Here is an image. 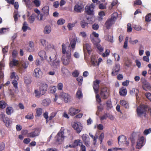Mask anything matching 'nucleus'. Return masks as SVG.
Listing matches in <instances>:
<instances>
[{"mask_svg":"<svg viewBox=\"0 0 151 151\" xmlns=\"http://www.w3.org/2000/svg\"><path fill=\"white\" fill-rule=\"evenodd\" d=\"M62 53L63 55L62 58L63 63L64 65H67L72 61L70 51H66V45L64 43L62 45Z\"/></svg>","mask_w":151,"mask_h":151,"instance_id":"nucleus-1","label":"nucleus"},{"mask_svg":"<svg viewBox=\"0 0 151 151\" xmlns=\"http://www.w3.org/2000/svg\"><path fill=\"white\" fill-rule=\"evenodd\" d=\"M56 53L52 55L50 57V61L49 63L51 66L55 68H58L60 66V60L57 58Z\"/></svg>","mask_w":151,"mask_h":151,"instance_id":"nucleus-2","label":"nucleus"},{"mask_svg":"<svg viewBox=\"0 0 151 151\" xmlns=\"http://www.w3.org/2000/svg\"><path fill=\"white\" fill-rule=\"evenodd\" d=\"M137 111L138 115L139 117L145 116L146 115V108L144 105H141L137 108Z\"/></svg>","mask_w":151,"mask_h":151,"instance_id":"nucleus-3","label":"nucleus"},{"mask_svg":"<svg viewBox=\"0 0 151 151\" xmlns=\"http://www.w3.org/2000/svg\"><path fill=\"white\" fill-rule=\"evenodd\" d=\"M94 4L92 3L88 4L85 7V10L86 13L89 15H92L94 14Z\"/></svg>","mask_w":151,"mask_h":151,"instance_id":"nucleus-4","label":"nucleus"},{"mask_svg":"<svg viewBox=\"0 0 151 151\" xmlns=\"http://www.w3.org/2000/svg\"><path fill=\"white\" fill-rule=\"evenodd\" d=\"M64 131V129L62 128L55 137L56 140L58 144L61 143L64 139L65 136Z\"/></svg>","mask_w":151,"mask_h":151,"instance_id":"nucleus-5","label":"nucleus"},{"mask_svg":"<svg viewBox=\"0 0 151 151\" xmlns=\"http://www.w3.org/2000/svg\"><path fill=\"white\" fill-rule=\"evenodd\" d=\"M78 39L76 36H74L73 38L70 39V45L68 46V48L70 49L69 51H70L71 52H73L74 50L76 43Z\"/></svg>","mask_w":151,"mask_h":151,"instance_id":"nucleus-6","label":"nucleus"},{"mask_svg":"<svg viewBox=\"0 0 151 151\" xmlns=\"http://www.w3.org/2000/svg\"><path fill=\"white\" fill-rule=\"evenodd\" d=\"M60 98L63 99L65 102H70L71 101V97L67 93L62 92L59 95Z\"/></svg>","mask_w":151,"mask_h":151,"instance_id":"nucleus-7","label":"nucleus"},{"mask_svg":"<svg viewBox=\"0 0 151 151\" xmlns=\"http://www.w3.org/2000/svg\"><path fill=\"white\" fill-rule=\"evenodd\" d=\"M109 95V90L106 87H104L101 89L100 93V96L103 99H107Z\"/></svg>","mask_w":151,"mask_h":151,"instance_id":"nucleus-8","label":"nucleus"},{"mask_svg":"<svg viewBox=\"0 0 151 151\" xmlns=\"http://www.w3.org/2000/svg\"><path fill=\"white\" fill-rule=\"evenodd\" d=\"M42 72L39 68H36L34 70L33 75L37 78H40L42 75Z\"/></svg>","mask_w":151,"mask_h":151,"instance_id":"nucleus-9","label":"nucleus"},{"mask_svg":"<svg viewBox=\"0 0 151 151\" xmlns=\"http://www.w3.org/2000/svg\"><path fill=\"white\" fill-rule=\"evenodd\" d=\"M81 138L84 144L86 146L88 147L90 146V142L88 136L86 134H83Z\"/></svg>","mask_w":151,"mask_h":151,"instance_id":"nucleus-10","label":"nucleus"},{"mask_svg":"<svg viewBox=\"0 0 151 151\" xmlns=\"http://www.w3.org/2000/svg\"><path fill=\"white\" fill-rule=\"evenodd\" d=\"M47 87L48 86L46 83H42L39 89L41 93L42 94H44L47 90Z\"/></svg>","mask_w":151,"mask_h":151,"instance_id":"nucleus-11","label":"nucleus"},{"mask_svg":"<svg viewBox=\"0 0 151 151\" xmlns=\"http://www.w3.org/2000/svg\"><path fill=\"white\" fill-rule=\"evenodd\" d=\"M73 127L76 130L78 133H80L83 129V126L81 123H73L72 124Z\"/></svg>","mask_w":151,"mask_h":151,"instance_id":"nucleus-12","label":"nucleus"},{"mask_svg":"<svg viewBox=\"0 0 151 151\" xmlns=\"http://www.w3.org/2000/svg\"><path fill=\"white\" fill-rule=\"evenodd\" d=\"M40 130V128H36L35 129L34 132L29 133L27 136L29 137H34L36 136H38L39 135Z\"/></svg>","mask_w":151,"mask_h":151,"instance_id":"nucleus-13","label":"nucleus"},{"mask_svg":"<svg viewBox=\"0 0 151 151\" xmlns=\"http://www.w3.org/2000/svg\"><path fill=\"white\" fill-rule=\"evenodd\" d=\"M99 81L98 80H96L93 82V87L96 94H97L99 92Z\"/></svg>","mask_w":151,"mask_h":151,"instance_id":"nucleus-14","label":"nucleus"},{"mask_svg":"<svg viewBox=\"0 0 151 151\" xmlns=\"http://www.w3.org/2000/svg\"><path fill=\"white\" fill-rule=\"evenodd\" d=\"M83 7L81 4H77L74 6V11L77 13H80L83 10Z\"/></svg>","mask_w":151,"mask_h":151,"instance_id":"nucleus-15","label":"nucleus"},{"mask_svg":"<svg viewBox=\"0 0 151 151\" xmlns=\"http://www.w3.org/2000/svg\"><path fill=\"white\" fill-rule=\"evenodd\" d=\"M69 114L71 116H73L80 111V110L76 109L73 107H71L69 109Z\"/></svg>","mask_w":151,"mask_h":151,"instance_id":"nucleus-16","label":"nucleus"},{"mask_svg":"<svg viewBox=\"0 0 151 151\" xmlns=\"http://www.w3.org/2000/svg\"><path fill=\"white\" fill-rule=\"evenodd\" d=\"M120 69V65L119 64L115 65V66L113 69V70L111 73L112 76L116 75L119 72Z\"/></svg>","mask_w":151,"mask_h":151,"instance_id":"nucleus-17","label":"nucleus"},{"mask_svg":"<svg viewBox=\"0 0 151 151\" xmlns=\"http://www.w3.org/2000/svg\"><path fill=\"white\" fill-rule=\"evenodd\" d=\"M4 62L2 60L0 63V79H2L4 77V74L1 70L4 69Z\"/></svg>","mask_w":151,"mask_h":151,"instance_id":"nucleus-18","label":"nucleus"},{"mask_svg":"<svg viewBox=\"0 0 151 151\" xmlns=\"http://www.w3.org/2000/svg\"><path fill=\"white\" fill-rule=\"evenodd\" d=\"M29 47L27 48V51L29 52H33L34 50V44L33 42L30 41L28 43Z\"/></svg>","mask_w":151,"mask_h":151,"instance_id":"nucleus-19","label":"nucleus"},{"mask_svg":"<svg viewBox=\"0 0 151 151\" xmlns=\"http://www.w3.org/2000/svg\"><path fill=\"white\" fill-rule=\"evenodd\" d=\"M139 90L137 89L132 88L130 91V93L132 95H134L135 94L136 99H137L139 98L138 96Z\"/></svg>","mask_w":151,"mask_h":151,"instance_id":"nucleus-20","label":"nucleus"},{"mask_svg":"<svg viewBox=\"0 0 151 151\" xmlns=\"http://www.w3.org/2000/svg\"><path fill=\"white\" fill-rule=\"evenodd\" d=\"M39 56L41 58L42 60H43L44 58L46 59L47 57L46 55V53L45 51L44 50H41L38 53Z\"/></svg>","mask_w":151,"mask_h":151,"instance_id":"nucleus-21","label":"nucleus"},{"mask_svg":"<svg viewBox=\"0 0 151 151\" xmlns=\"http://www.w3.org/2000/svg\"><path fill=\"white\" fill-rule=\"evenodd\" d=\"M115 22L112 20L111 19H108L106 22L105 24L106 28L109 29L110 27L111 26L115 23Z\"/></svg>","mask_w":151,"mask_h":151,"instance_id":"nucleus-22","label":"nucleus"},{"mask_svg":"<svg viewBox=\"0 0 151 151\" xmlns=\"http://www.w3.org/2000/svg\"><path fill=\"white\" fill-rule=\"evenodd\" d=\"M42 10L45 16H47L49 15V8L48 6H46L43 7Z\"/></svg>","mask_w":151,"mask_h":151,"instance_id":"nucleus-23","label":"nucleus"},{"mask_svg":"<svg viewBox=\"0 0 151 151\" xmlns=\"http://www.w3.org/2000/svg\"><path fill=\"white\" fill-rule=\"evenodd\" d=\"M119 93L121 96H125L127 93V90L126 88L124 87L122 88L119 90Z\"/></svg>","mask_w":151,"mask_h":151,"instance_id":"nucleus-24","label":"nucleus"},{"mask_svg":"<svg viewBox=\"0 0 151 151\" xmlns=\"http://www.w3.org/2000/svg\"><path fill=\"white\" fill-rule=\"evenodd\" d=\"M118 139L119 144H121L122 143L125 142L127 140V138L124 135H121L118 137Z\"/></svg>","mask_w":151,"mask_h":151,"instance_id":"nucleus-25","label":"nucleus"},{"mask_svg":"<svg viewBox=\"0 0 151 151\" xmlns=\"http://www.w3.org/2000/svg\"><path fill=\"white\" fill-rule=\"evenodd\" d=\"M83 47L84 50L85 49L86 50L88 54L89 55H90L91 51V48L90 45L88 43L85 44L83 45Z\"/></svg>","mask_w":151,"mask_h":151,"instance_id":"nucleus-26","label":"nucleus"},{"mask_svg":"<svg viewBox=\"0 0 151 151\" xmlns=\"http://www.w3.org/2000/svg\"><path fill=\"white\" fill-rule=\"evenodd\" d=\"M51 31V28L50 25L46 26L43 30V33L45 34H48Z\"/></svg>","mask_w":151,"mask_h":151,"instance_id":"nucleus-27","label":"nucleus"},{"mask_svg":"<svg viewBox=\"0 0 151 151\" xmlns=\"http://www.w3.org/2000/svg\"><path fill=\"white\" fill-rule=\"evenodd\" d=\"M36 116L38 117L40 116L44 112V110L41 108H37L36 109Z\"/></svg>","mask_w":151,"mask_h":151,"instance_id":"nucleus-28","label":"nucleus"},{"mask_svg":"<svg viewBox=\"0 0 151 151\" xmlns=\"http://www.w3.org/2000/svg\"><path fill=\"white\" fill-rule=\"evenodd\" d=\"M22 2H25L27 7L29 9H32V3L30 0H23Z\"/></svg>","mask_w":151,"mask_h":151,"instance_id":"nucleus-29","label":"nucleus"},{"mask_svg":"<svg viewBox=\"0 0 151 151\" xmlns=\"http://www.w3.org/2000/svg\"><path fill=\"white\" fill-rule=\"evenodd\" d=\"M76 96L78 99H80L83 97V95L81 88H78L76 93Z\"/></svg>","mask_w":151,"mask_h":151,"instance_id":"nucleus-30","label":"nucleus"},{"mask_svg":"<svg viewBox=\"0 0 151 151\" xmlns=\"http://www.w3.org/2000/svg\"><path fill=\"white\" fill-rule=\"evenodd\" d=\"M51 103V100L49 99H46L43 100L42 103V105L44 106H48Z\"/></svg>","mask_w":151,"mask_h":151,"instance_id":"nucleus-31","label":"nucleus"},{"mask_svg":"<svg viewBox=\"0 0 151 151\" xmlns=\"http://www.w3.org/2000/svg\"><path fill=\"white\" fill-rule=\"evenodd\" d=\"M91 42L94 45H97V44H99L101 40L99 38H90Z\"/></svg>","mask_w":151,"mask_h":151,"instance_id":"nucleus-32","label":"nucleus"},{"mask_svg":"<svg viewBox=\"0 0 151 151\" xmlns=\"http://www.w3.org/2000/svg\"><path fill=\"white\" fill-rule=\"evenodd\" d=\"M120 104L126 109L129 108V106L128 103L124 100H121L120 101Z\"/></svg>","mask_w":151,"mask_h":151,"instance_id":"nucleus-33","label":"nucleus"},{"mask_svg":"<svg viewBox=\"0 0 151 151\" xmlns=\"http://www.w3.org/2000/svg\"><path fill=\"white\" fill-rule=\"evenodd\" d=\"M45 48L47 50L52 51L54 49V47L52 44L47 43L45 47Z\"/></svg>","mask_w":151,"mask_h":151,"instance_id":"nucleus-34","label":"nucleus"},{"mask_svg":"<svg viewBox=\"0 0 151 151\" xmlns=\"http://www.w3.org/2000/svg\"><path fill=\"white\" fill-rule=\"evenodd\" d=\"M6 113L8 115H10L14 112L13 108L11 106L7 107L6 109Z\"/></svg>","mask_w":151,"mask_h":151,"instance_id":"nucleus-35","label":"nucleus"},{"mask_svg":"<svg viewBox=\"0 0 151 151\" xmlns=\"http://www.w3.org/2000/svg\"><path fill=\"white\" fill-rule=\"evenodd\" d=\"M83 144L81 140L79 139L75 140L74 141L73 144L75 148L78 146H80Z\"/></svg>","mask_w":151,"mask_h":151,"instance_id":"nucleus-36","label":"nucleus"},{"mask_svg":"<svg viewBox=\"0 0 151 151\" xmlns=\"http://www.w3.org/2000/svg\"><path fill=\"white\" fill-rule=\"evenodd\" d=\"M18 80L14 79L12 82V83L13 84L14 87L15 88L16 90H15V92L17 93L18 92V90L17 87V84L18 83L17 81Z\"/></svg>","mask_w":151,"mask_h":151,"instance_id":"nucleus-37","label":"nucleus"},{"mask_svg":"<svg viewBox=\"0 0 151 151\" xmlns=\"http://www.w3.org/2000/svg\"><path fill=\"white\" fill-rule=\"evenodd\" d=\"M20 16L18 14L17 11H14V17L15 22L18 21V18L20 17Z\"/></svg>","mask_w":151,"mask_h":151,"instance_id":"nucleus-38","label":"nucleus"},{"mask_svg":"<svg viewBox=\"0 0 151 151\" xmlns=\"http://www.w3.org/2000/svg\"><path fill=\"white\" fill-rule=\"evenodd\" d=\"M36 15L34 13H33L32 15L29 17L28 18V21L30 23H33L35 19Z\"/></svg>","mask_w":151,"mask_h":151,"instance_id":"nucleus-39","label":"nucleus"},{"mask_svg":"<svg viewBox=\"0 0 151 151\" xmlns=\"http://www.w3.org/2000/svg\"><path fill=\"white\" fill-rule=\"evenodd\" d=\"M61 71L63 74L65 75H68L69 74V70L65 67H62Z\"/></svg>","mask_w":151,"mask_h":151,"instance_id":"nucleus-40","label":"nucleus"},{"mask_svg":"<svg viewBox=\"0 0 151 151\" xmlns=\"http://www.w3.org/2000/svg\"><path fill=\"white\" fill-rule=\"evenodd\" d=\"M118 16V14L117 12H114L112 14L110 19H111L113 20H114V21L115 22V21L117 18Z\"/></svg>","mask_w":151,"mask_h":151,"instance_id":"nucleus-41","label":"nucleus"},{"mask_svg":"<svg viewBox=\"0 0 151 151\" xmlns=\"http://www.w3.org/2000/svg\"><path fill=\"white\" fill-rule=\"evenodd\" d=\"M91 63L92 65L95 66L97 65V60L92 56L91 59Z\"/></svg>","mask_w":151,"mask_h":151,"instance_id":"nucleus-42","label":"nucleus"},{"mask_svg":"<svg viewBox=\"0 0 151 151\" xmlns=\"http://www.w3.org/2000/svg\"><path fill=\"white\" fill-rule=\"evenodd\" d=\"M11 78L12 79L19 80V77L17 74L14 72H12L11 76Z\"/></svg>","mask_w":151,"mask_h":151,"instance_id":"nucleus-43","label":"nucleus"},{"mask_svg":"<svg viewBox=\"0 0 151 151\" xmlns=\"http://www.w3.org/2000/svg\"><path fill=\"white\" fill-rule=\"evenodd\" d=\"M18 61L15 59H13L12 61L10 62V67H12L14 66H15L17 64Z\"/></svg>","mask_w":151,"mask_h":151,"instance_id":"nucleus-44","label":"nucleus"},{"mask_svg":"<svg viewBox=\"0 0 151 151\" xmlns=\"http://www.w3.org/2000/svg\"><path fill=\"white\" fill-rule=\"evenodd\" d=\"M44 117L46 119V123H47L49 121V117H48V113L47 111H45L43 114Z\"/></svg>","mask_w":151,"mask_h":151,"instance_id":"nucleus-45","label":"nucleus"},{"mask_svg":"<svg viewBox=\"0 0 151 151\" xmlns=\"http://www.w3.org/2000/svg\"><path fill=\"white\" fill-rule=\"evenodd\" d=\"M34 93L35 94V96L37 98H39L41 95H43L41 93L40 91H39L37 89L35 90Z\"/></svg>","mask_w":151,"mask_h":151,"instance_id":"nucleus-46","label":"nucleus"},{"mask_svg":"<svg viewBox=\"0 0 151 151\" xmlns=\"http://www.w3.org/2000/svg\"><path fill=\"white\" fill-rule=\"evenodd\" d=\"M77 80L78 82V85L79 86L81 85L83 81V77L81 76H79L77 78Z\"/></svg>","mask_w":151,"mask_h":151,"instance_id":"nucleus-47","label":"nucleus"},{"mask_svg":"<svg viewBox=\"0 0 151 151\" xmlns=\"http://www.w3.org/2000/svg\"><path fill=\"white\" fill-rule=\"evenodd\" d=\"M139 134V132H134L132 133L130 137L136 139Z\"/></svg>","mask_w":151,"mask_h":151,"instance_id":"nucleus-48","label":"nucleus"},{"mask_svg":"<svg viewBox=\"0 0 151 151\" xmlns=\"http://www.w3.org/2000/svg\"><path fill=\"white\" fill-rule=\"evenodd\" d=\"M6 104L3 101H0V108L4 109L5 108Z\"/></svg>","mask_w":151,"mask_h":151,"instance_id":"nucleus-49","label":"nucleus"},{"mask_svg":"<svg viewBox=\"0 0 151 151\" xmlns=\"http://www.w3.org/2000/svg\"><path fill=\"white\" fill-rule=\"evenodd\" d=\"M129 42L131 44L134 45L137 43L138 42V41L137 40H132L131 37H130L129 39Z\"/></svg>","mask_w":151,"mask_h":151,"instance_id":"nucleus-50","label":"nucleus"},{"mask_svg":"<svg viewBox=\"0 0 151 151\" xmlns=\"http://www.w3.org/2000/svg\"><path fill=\"white\" fill-rule=\"evenodd\" d=\"M65 22V20L62 18L60 19L57 21V24L58 25L63 24Z\"/></svg>","mask_w":151,"mask_h":151,"instance_id":"nucleus-51","label":"nucleus"},{"mask_svg":"<svg viewBox=\"0 0 151 151\" xmlns=\"http://www.w3.org/2000/svg\"><path fill=\"white\" fill-rule=\"evenodd\" d=\"M99 35L98 33L95 32H93L90 35V38H99Z\"/></svg>","mask_w":151,"mask_h":151,"instance_id":"nucleus-52","label":"nucleus"},{"mask_svg":"<svg viewBox=\"0 0 151 151\" xmlns=\"http://www.w3.org/2000/svg\"><path fill=\"white\" fill-rule=\"evenodd\" d=\"M39 14L40 15V19L38 18V19L40 21L45 20L46 19V17H47V16H45L44 14Z\"/></svg>","mask_w":151,"mask_h":151,"instance_id":"nucleus-53","label":"nucleus"},{"mask_svg":"<svg viewBox=\"0 0 151 151\" xmlns=\"http://www.w3.org/2000/svg\"><path fill=\"white\" fill-rule=\"evenodd\" d=\"M40 41L42 45L45 47L48 43V42L43 39H40Z\"/></svg>","mask_w":151,"mask_h":151,"instance_id":"nucleus-54","label":"nucleus"},{"mask_svg":"<svg viewBox=\"0 0 151 151\" xmlns=\"http://www.w3.org/2000/svg\"><path fill=\"white\" fill-rule=\"evenodd\" d=\"M106 105L108 109H111L112 107L111 103L110 100H109L107 101Z\"/></svg>","mask_w":151,"mask_h":151,"instance_id":"nucleus-55","label":"nucleus"},{"mask_svg":"<svg viewBox=\"0 0 151 151\" xmlns=\"http://www.w3.org/2000/svg\"><path fill=\"white\" fill-rule=\"evenodd\" d=\"M143 89L145 91H147L148 90H150L151 88L149 84L145 85L143 86Z\"/></svg>","mask_w":151,"mask_h":151,"instance_id":"nucleus-56","label":"nucleus"},{"mask_svg":"<svg viewBox=\"0 0 151 151\" xmlns=\"http://www.w3.org/2000/svg\"><path fill=\"white\" fill-rule=\"evenodd\" d=\"M81 24L82 28H84L86 26L88 25V24L84 20H83L81 21Z\"/></svg>","mask_w":151,"mask_h":151,"instance_id":"nucleus-57","label":"nucleus"},{"mask_svg":"<svg viewBox=\"0 0 151 151\" xmlns=\"http://www.w3.org/2000/svg\"><path fill=\"white\" fill-rule=\"evenodd\" d=\"M63 87V85L62 83H60L58 84L57 87L59 90H62Z\"/></svg>","mask_w":151,"mask_h":151,"instance_id":"nucleus-58","label":"nucleus"},{"mask_svg":"<svg viewBox=\"0 0 151 151\" xmlns=\"http://www.w3.org/2000/svg\"><path fill=\"white\" fill-rule=\"evenodd\" d=\"M28 28V27L27 26V24L26 22H24L22 27V30L23 31L25 32Z\"/></svg>","mask_w":151,"mask_h":151,"instance_id":"nucleus-59","label":"nucleus"},{"mask_svg":"<svg viewBox=\"0 0 151 151\" xmlns=\"http://www.w3.org/2000/svg\"><path fill=\"white\" fill-rule=\"evenodd\" d=\"M57 112H52L50 114V116L49 117V120H51L56 115Z\"/></svg>","mask_w":151,"mask_h":151,"instance_id":"nucleus-60","label":"nucleus"},{"mask_svg":"<svg viewBox=\"0 0 151 151\" xmlns=\"http://www.w3.org/2000/svg\"><path fill=\"white\" fill-rule=\"evenodd\" d=\"M145 20L147 22H149L151 20V14H149L145 17Z\"/></svg>","mask_w":151,"mask_h":151,"instance_id":"nucleus-61","label":"nucleus"},{"mask_svg":"<svg viewBox=\"0 0 151 151\" xmlns=\"http://www.w3.org/2000/svg\"><path fill=\"white\" fill-rule=\"evenodd\" d=\"M104 137V135L103 133H102L99 137L100 143L101 144L103 140Z\"/></svg>","mask_w":151,"mask_h":151,"instance_id":"nucleus-62","label":"nucleus"},{"mask_svg":"<svg viewBox=\"0 0 151 151\" xmlns=\"http://www.w3.org/2000/svg\"><path fill=\"white\" fill-rule=\"evenodd\" d=\"M151 132V128L145 129L144 132L145 135H147Z\"/></svg>","mask_w":151,"mask_h":151,"instance_id":"nucleus-63","label":"nucleus"},{"mask_svg":"<svg viewBox=\"0 0 151 151\" xmlns=\"http://www.w3.org/2000/svg\"><path fill=\"white\" fill-rule=\"evenodd\" d=\"M145 96L147 99L151 101V93L150 92H147L145 94Z\"/></svg>","mask_w":151,"mask_h":151,"instance_id":"nucleus-64","label":"nucleus"}]
</instances>
